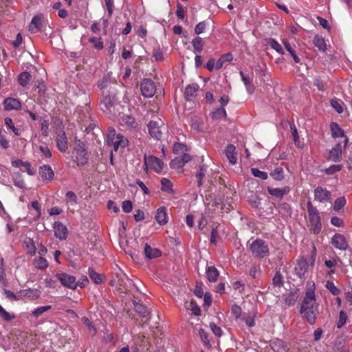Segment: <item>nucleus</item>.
I'll return each mask as SVG.
<instances>
[{"label": "nucleus", "mask_w": 352, "mask_h": 352, "mask_svg": "<svg viewBox=\"0 0 352 352\" xmlns=\"http://www.w3.org/2000/svg\"><path fill=\"white\" fill-rule=\"evenodd\" d=\"M342 142H337L336 145L331 149L329 150V156L327 158L328 160L333 162H340L342 160Z\"/></svg>", "instance_id": "nucleus-9"}, {"label": "nucleus", "mask_w": 352, "mask_h": 352, "mask_svg": "<svg viewBox=\"0 0 352 352\" xmlns=\"http://www.w3.org/2000/svg\"><path fill=\"white\" fill-rule=\"evenodd\" d=\"M331 106L335 109L338 113H342L344 111L343 105L344 102L338 98H333L330 100Z\"/></svg>", "instance_id": "nucleus-39"}, {"label": "nucleus", "mask_w": 352, "mask_h": 352, "mask_svg": "<svg viewBox=\"0 0 352 352\" xmlns=\"http://www.w3.org/2000/svg\"><path fill=\"white\" fill-rule=\"evenodd\" d=\"M210 115L212 120H221L226 118L227 113L226 109L221 107L216 109Z\"/></svg>", "instance_id": "nucleus-42"}, {"label": "nucleus", "mask_w": 352, "mask_h": 352, "mask_svg": "<svg viewBox=\"0 0 352 352\" xmlns=\"http://www.w3.org/2000/svg\"><path fill=\"white\" fill-rule=\"evenodd\" d=\"M144 165L147 168L153 170L158 173H161L164 168L162 161L153 155L144 156Z\"/></svg>", "instance_id": "nucleus-5"}, {"label": "nucleus", "mask_w": 352, "mask_h": 352, "mask_svg": "<svg viewBox=\"0 0 352 352\" xmlns=\"http://www.w3.org/2000/svg\"><path fill=\"white\" fill-rule=\"evenodd\" d=\"M268 43L270 45V46L272 49L276 50V52H277L278 54H284V52H283V50L281 45L275 39L271 38L269 41Z\"/></svg>", "instance_id": "nucleus-57"}, {"label": "nucleus", "mask_w": 352, "mask_h": 352, "mask_svg": "<svg viewBox=\"0 0 352 352\" xmlns=\"http://www.w3.org/2000/svg\"><path fill=\"white\" fill-rule=\"evenodd\" d=\"M41 130L42 134L44 136L48 135V131H49L48 120H46V119L42 120L41 123Z\"/></svg>", "instance_id": "nucleus-63"}, {"label": "nucleus", "mask_w": 352, "mask_h": 352, "mask_svg": "<svg viewBox=\"0 0 352 352\" xmlns=\"http://www.w3.org/2000/svg\"><path fill=\"white\" fill-rule=\"evenodd\" d=\"M127 144L128 140L120 134V138H116L113 142H112L111 145H113L114 151H117L120 147L124 148L127 145Z\"/></svg>", "instance_id": "nucleus-40"}, {"label": "nucleus", "mask_w": 352, "mask_h": 352, "mask_svg": "<svg viewBox=\"0 0 352 352\" xmlns=\"http://www.w3.org/2000/svg\"><path fill=\"white\" fill-rule=\"evenodd\" d=\"M227 159L231 164H235L237 161V152L233 144H228L224 151Z\"/></svg>", "instance_id": "nucleus-17"}, {"label": "nucleus", "mask_w": 352, "mask_h": 352, "mask_svg": "<svg viewBox=\"0 0 352 352\" xmlns=\"http://www.w3.org/2000/svg\"><path fill=\"white\" fill-rule=\"evenodd\" d=\"M4 122L7 127L11 129L16 135L19 136L21 135V130L19 128L14 126L12 118L8 117L6 118L4 120Z\"/></svg>", "instance_id": "nucleus-47"}, {"label": "nucleus", "mask_w": 352, "mask_h": 352, "mask_svg": "<svg viewBox=\"0 0 352 352\" xmlns=\"http://www.w3.org/2000/svg\"><path fill=\"white\" fill-rule=\"evenodd\" d=\"M38 85H37V89L38 92L41 96L45 97V92H46V87L45 85V82L43 80H37Z\"/></svg>", "instance_id": "nucleus-62"}, {"label": "nucleus", "mask_w": 352, "mask_h": 352, "mask_svg": "<svg viewBox=\"0 0 352 352\" xmlns=\"http://www.w3.org/2000/svg\"><path fill=\"white\" fill-rule=\"evenodd\" d=\"M144 254L146 258L148 259L156 258L162 255V252L157 248H151L148 244H146L144 246Z\"/></svg>", "instance_id": "nucleus-25"}, {"label": "nucleus", "mask_w": 352, "mask_h": 352, "mask_svg": "<svg viewBox=\"0 0 352 352\" xmlns=\"http://www.w3.org/2000/svg\"><path fill=\"white\" fill-rule=\"evenodd\" d=\"M122 122L126 126L135 129L138 127V124L136 122L135 119L129 115H123L122 116Z\"/></svg>", "instance_id": "nucleus-37"}, {"label": "nucleus", "mask_w": 352, "mask_h": 352, "mask_svg": "<svg viewBox=\"0 0 352 352\" xmlns=\"http://www.w3.org/2000/svg\"><path fill=\"white\" fill-rule=\"evenodd\" d=\"M251 173L255 177L261 178L263 180H265L268 177L267 173L266 172L261 171L256 168H252L251 169Z\"/></svg>", "instance_id": "nucleus-55"}, {"label": "nucleus", "mask_w": 352, "mask_h": 352, "mask_svg": "<svg viewBox=\"0 0 352 352\" xmlns=\"http://www.w3.org/2000/svg\"><path fill=\"white\" fill-rule=\"evenodd\" d=\"M332 245L340 250H346L349 248L348 242L345 237L340 234H336L332 238Z\"/></svg>", "instance_id": "nucleus-13"}, {"label": "nucleus", "mask_w": 352, "mask_h": 352, "mask_svg": "<svg viewBox=\"0 0 352 352\" xmlns=\"http://www.w3.org/2000/svg\"><path fill=\"white\" fill-rule=\"evenodd\" d=\"M23 248L26 252V254L30 256L35 255L36 252V248L33 239L30 237H25L23 242Z\"/></svg>", "instance_id": "nucleus-18"}, {"label": "nucleus", "mask_w": 352, "mask_h": 352, "mask_svg": "<svg viewBox=\"0 0 352 352\" xmlns=\"http://www.w3.org/2000/svg\"><path fill=\"white\" fill-rule=\"evenodd\" d=\"M307 212H308L309 217L316 216V215H319L318 210L315 207L313 206V205L310 201H309L307 202Z\"/></svg>", "instance_id": "nucleus-64"}, {"label": "nucleus", "mask_w": 352, "mask_h": 352, "mask_svg": "<svg viewBox=\"0 0 352 352\" xmlns=\"http://www.w3.org/2000/svg\"><path fill=\"white\" fill-rule=\"evenodd\" d=\"M192 45L193 47L194 52L201 53L204 48V42L202 38L197 36L192 39Z\"/></svg>", "instance_id": "nucleus-38"}, {"label": "nucleus", "mask_w": 352, "mask_h": 352, "mask_svg": "<svg viewBox=\"0 0 352 352\" xmlns=\"http://www.w3.org/2000/svg\"><path fill=\"white\" fill-rule=\"evenodd\" d=\"M89 42L91 43L93 47L97 50H100L104 47L103 42L100 37H91L89 39Z\"/></svg>", "instance_id": "nucleus-48"}, {"label": "nucleus", "mask_w": 352, "mask_h": 352, "mask_svg": "<svg viewBox=\"0 0 352 352\" xmlns=\"http://www.w3.org/2000/svg\"><path fill=\"white\" fill-rule=\"evenodd\" d=\"M343 168L342 164H333L324 170L327 175H333L336 172L340 171Z\"/></svg>", "instance_id": "nucleus-54"}, {"label": "nucleus", "mask_w": 352, "mask_h": 352, "mask_svg": "<svg viewBox=\"0 0 352 352\" xmlns=\"http://www.w3.org/2000/svg\"><path fill=\"white\" fill-rule=\"evenodd\" d=\"M276 209L278 210V212H280L283 216L291 217L292 210L291 206L286 202L278 204L277 206H275Z\"/></svg>", "instance_id": "nucleus-27"}, {"label": "nucleus", "mask_w": 352, "mask_h": 352, "mask_svg": "<svg viewBox=\"0 0 352 352\" xmlns=\"http://www.w3.org/2000/svg\"><path fill=\"white\" fill-rule=\"evenodd\" d=\"M330 129L331 132V135L333 138H342L344 139L343 142V148H345L349 143V138L344 135V131L340 127L338 123L331 122L330 124Z\"/></svg>", "instance_id": "nucleus-8"}, {"label": "nucleus", "mask_w": 352, "mask_h": 352, "mask_svg": "<svg viewBox=\"0 0 352 352\" xmlns=\"http://www.w3.org/2000/svg\"><path fill=\"white\" fill-rule=\"evenodd\" d=\"M100 108L108 117H113L116 115L119 102L117 98V91L115 87H109L108 91H102V97L100 100Z\"/></svg>", "instance_id": "nucleus-2"}, {"label": "nucleus", "mask_w": 352, "mask_h": 352, "mask_svg": "<svg viewBox=\"0 0 352 352\" xmlns=\"http://www.w3.org/2000/svg\"><path fill=\"white\" fill-rule=\"evenodd\" d=\"M314 197L320 202L328 201L331 199V192L326 188L318 186L314 190Z\"/></svg>", "instance_id": "nucleus-14"}, {"label": "nucleus", "mask_w": 352, "mask_h": 352, "mask_svg": "<svg viewBox=\"0 0 352 352\" xmlns=\"http://www.w3.org/2000/svg\"><path fill=\"white\" fill-rule=\"evenodd\" d=\"M207 172V167L204 164L199 165V169L195 174V177L197 179V186L201 187L203 185V179L205 177Z\"/></svg>", "instance_id": "nucleus-30"}, {"label": "nucleus", "mask_w": 352, "mask_h": 352, "mask_svg": "<svg viewBox=\"0 0 352 352\" xmlns=\"http://www.w3.org/2000/svg\"><path fill=\"white\" fill-rule=\"evenodd\" d=\"M65 201L68 206V209L74 212V207L77 204V196L72 191H68L65 195Z\"/></svg>", "instance_id": "nucleus-24"}, {"label": "nucleus", "mask_w": 352, "mask_h": 352, "mask_svg": "<svg viewBox=\"0 0 352 352\" xmlns=\"http://www.w3.org/2000/svg\"><path fill=\"white\" fill-rule=\"evenodd\" d=\"M42 25L43 16L41 15H36L32 18L29 25V31L32 33H36L41 30Z\"/></svg>", "instance_id": "nucleus-20"}, {"label": "nucleus", "mask_w": 352, "mask_h": 352, "mask_svg": "<svg viewBox=\"0 0 352 352\" xmlns=\"http://www.w3.org/2000/svg\"><path fill=\"white\" fill-rule=\"evenodd\" d=\"M250 251L254 257L264 258L269 254V248L265 241L256 239L251 244L250 247Z\"/></svg>", "instance_id": "nucleus-3"}, {"label": "nucleus", "mask_w": 352, "mask_h": 352, "mask_svg": "<svg viewBox=\"0 0 352 352\" xmlns=\"http://www.w3.org/2000/svg\"><path fill=\"white\" fill-rule=\"evenodd\" d=\"M161 190L171 195L175 194L172 182L166 178H162L161 179Z\"/></svg>", "instance_id": "nucleus-33"}, {"label": "nucleus", "mask_w": 352, "mask_h": 352, "mask_svg": "<svg viewBox=\"0 0 352 352\" xmlns=\"http://www.w3.org/2000/svg\"><path fill=\"white\" fill-rule=\"evenodd\" d=\"M283 43L285 47V49L287 50V51L291 54L292 57L293 58L294 62L296 63H300V58L299 57L297 56V54H296V51L294 49V47L289 43L288 41H283Z\"/></svg>", "instance_id": "nucleus-43"}, {"label": "nucleus", "mask_w": 352, "mask_h": 352, "mask_svg": "<svg viewBox=\"0 0 352 352\" xmlns=\"http://www.w3.org/2000/svg\"><path fill=\"white\" fill-rule=\"evenodd\" d=\"M3 106L6 111L19 110L21 107V104L19 99L8 98L4 100Z\"/></svg>", "instance_id": "nucleus-19"}, {"label": "nucleus", "mask_w": 352, "mask_h": 352, "mask_svg": "<svg viewBox=\"0 0 352 352\" xmlns=\"http://www.w3.org/2000/svg\"><path fill=\"white\" fill-rule=\"evenodd\" d=\"M272 349L274 352H287V347L280 340L274 341L272 344Z\"/></svg>", "instance_id": "nucleus-34"}, {"label": "nucleus", "mask_w": 352, "mask_h": 352, "mask_svg": "<svg viewBox=\"0 0 352 352\" xmlns=\"http://www.w3.org/2000/svg\"><path fill=\"white\" fill-rule=\"evenodd\" d=\"M141 92L145 98H151L154 96L156 91L155 82L149 78H145L140 85Z\"/></svg>", "instance_id": "nucleus-6"}, {"label": "nucleus", "mask_w": 352, "mask_h": 352, "mask_svg": "<svg viewBox=\"0 0 352 352\" xmlns=\"http://www.w3.org/2000/svg\"><path fill=\"white\" fill-rule=\"evenodd\" d=\"M300 314L303 315L309 324L313 325L316 323L319 315V305L316 302L314 283H308L302 302Z\"/></svg>", "instance_id": "nucleus-1"}, {"label": "nucleus", "mask_w": 352, "mask_h": 352, "mask_svg": "<svg viewBox=\"0 0 352 352\" xmlns=\"http://www.w3.org/2000/svg\"><path fill=\"white\" fill-rule=\"evenodd\" d=\"M88 275L91 280L95 283V284H100L102 283L104 280V276L101 274H98L94 270L93 268L89 267L88 269Z\"/></svg>", "instance_id": "nucleus-31"}, {"label": "nucleus", "mask_w": 352, "mask_h": 352, "mask_svg": "<svg viewBox=\"0 0 352 352\" xmlns=\"http://www.w3.org/2000/svg\"><path fill=\"white\" fill-rule=\"evenodd\" d=\"M270 175L274 179L281 181L284 178L283 168L282 167H276Z\"/></svg>", "instance_id": "nucleus-46"}, {"label": "nucleus", "mask_w": 352, "mask_h": 352, "mask_svg": "<svg viewBox=\"0 0 352 352\" xmlns=\"http://www.w3.org/2000/svg\"><path fill=\"white\" fill-rule=\"evenodd\" d=\"M98 87L102 91H108L109 87H115L116 88L115 85L112 86L110 80L107 77H104L102 79H101L100 80L98 81Z\"/></svg>", "instance_id": "nucleus-45"}, {"label": "nucleus", "mask_w": 352, "mask_h": 352, "mask_svg": "<svg viewBox=\"0 0 352 352\" xmlns=\"http://www.w3.org/2000/svg\"><path fill=\"white\" fill-rule=\"evenodd\" d=\"M240 76L241 77V80L243 82L246 90L249 94L253 93L255 89L254 85L252 82V80L250 79L249 76L245 75L243 72H240Z\"/></svg>", "instance_id": "nucleus-32"}, {"label": "nucleus", "mask_w": 352, "mask_h": 352, "mask_svg": "<svg viewBox=\"0 0 352 352\" xmlns=\"http://www.w3.org/2000/svg\"><path fill=\"white\" fill-rule=\"evenodd\" d=\"M184 166V164L181 160L180 157H177L175 159L172 160L170 162V166L172 168H180Z\"/></svg>", "instance_id": "nucleus-60"}, {"label": "nucleus", "mask_w": 352, "mask_h": 352, "mask_svg": "<svg viewBox=\"0 0 352 352\" xmlns=\"http://www.w3.org/2000/svg\"><path fill=\"white\" fill-rule=\"evenodd\" d=\"M268 193L276 199L281 200L284 195H287L290 192V188L285 186L283 188L267 187Z\"/></svg>", "instance_id": "nucleus-11"}, {"label": "nucleus", "mask_w": 352, "mask_h": 352, "mask_svg": "<svg viewBox=\"0 0 352 352\" xmlns=\"http://www.w3.org/2000/svg\"><path fill=\"white\" fill-rule=\"evenodd\" d=\"M135 311L142 317H146L148 314L147 307L140 303L135 304Z\"/></svg>", "instance_id": "nucleus-50"}, {"label": "nucleus", "mask_w": 352, "mask_h": 352, "mask_svg": "<svg viewBox=\"0 0 352 352\" xmlns=\"http://www.w3.org/2000/svg\"><path fill=\"white\" fill-rule=\"evenodd\" d=\"M54 234L60 240H64L67 238L68 230L67 227L60 221H56L54 224Z\"/></svg>", "instance_id": "nucleus-15"}, {"label": "nucleus", "mask_w": 352, "mask_h": 352, "mask_svg": "<svg viewBox=\"0 0 352 352\" xmlns=\"http://www.w3.org/2000/svg\"><path fill=\"white\" fill-rule=\"evenodd\" d=\"M39 175L44 180L51 181L53 179L54 173L49 165H43L39 168Z\"/></svg>", "instance_id": "nucleus-23"}, {"label": "nucleus", "mask_w": 352, "mask_h": 352, "mask_svg": "<svg viewBox=\"0 0 352 352\" xmlns=\"http://www.w3.org/2000/svg\"><path fill=\"white\" fill-rule=\"evenodd\" d=\"M207 278L210 282H216L219 276L218 270L214 266H210L206 268Z\"/></svg>", "instance_id": "nucleus-28"}, {"label": "nucleus", "mask_w": 352, "mask_h": 352, "mask_svg": "<svg viewBox=\"0 0 352 352\" xmlns=\"http://www.w3.org/2000/svg\"><path fill=\"white\" fill-rule=\"evenodd\" d=\"M325 287L334 296H337L341 292L340 289L331 280L326 282Z\"/></svg>", "instance_id": "nucleus-49"}, {"label": "nucleus", "mask_w": 352, "mask_h": 352, "mask_svg": "<svg viewBox=\"0 0 352 352\" xmlns=\"http://www.w3.org/2000/svg\"><path fill=\"white\" fill-rule=\"evenodd\" d=\"M57 148L62 152H65L68 148V142L65 133L63 131H59L56 137Z\"/></svg>", "instance_id": "nucleus-16"}, {"label": "nucleus", "mask_w": 352, "mask_h": 352, "mask_svg": "<svg viewBox=\"0 0 352 352\" xmlns=\"http://www.w3.org/2000/svg\"><path fill=\"white\" fill-rule=\"evenodd\" d=\"M346 320H347V316H346V312L344 311H340L339 313L338 321L336 324L337 328L338 329L342 328L346 324Z\"/></svg>", "instance_id": "nucleus-56"}, {"label": "nucleus", "mask_w": 352, "mask_h": 352, "mask_svg": "<svg viewBox=\"0 0 352 352\" xmlns=\"http://www.w3.org/2000/svg\"><path fill=\"white\" fill-rule=\"evenodd\" d=\"M33 263L34 267L38 270H45L49 265L47 261L42 256L34 258Z\"/></svg>", "instance_id": "nucleus-35"}, {"label": "nucleus", "mask_w": 352, "mask_h": 352, "mask_svg": "<svg viewBox=\"0 0 352 352\" xmlns=\"http://www.w3.org/2000/svg\"><path fill=\"white\" fill-rule=\"evenodd\" d=\"M3 294L6 296V298L12 300V301H17L19 300V297L17 296L14 292L7 289H3Z\"/></svg>", "instance_id": "nucleus-61"}, {"label": "nucleus", "mask_w": 352, "mask_h": 352, "mask_svg": "<svg viewBox=\"0 0 352 352\" xmlns=\"http://www.w3.org/2000/svg\"><path fill=\"white\" fill-rule=\"evenodd\" d=\"M346 203V201L344 197H338L334 201L333 210L336 211L340 210L345 206Z\"/></svg>", "instance_id": "nucleus-53"}, {"label": "nucleus", "mask_w": 352, "mask_h": 352, "mask_svg": "<svg viewBox=\"0 0 352 352\" xmlns=\"http://www.w3.org/2000/svg\"><path fill=\"white\" fill-rule=\"evenodd\" d=\"M187 309L191 310L195 316H200L201 314V309L194 300H190Z\"/></svg>", "instance_id": "nucleus-58"}, {"label": "nucleus", "mask_w": 352, "mask_h": 352, "mask_svg": "<svg viewBox=\"0 0 352 352\" xmlns=\"http://www.w3.org/2000/svg\"><path fill=\"white\" fill-rule=\"evenodd\" d=\"M31 79V75L28 72H23L18 77V82L22 87H25Z\"/></svg>", "instance_id": "nucleus-41"}, {"label": "nucleus", "mask_w": 352, "mask_h": 352, "mask_svg": "<svg viewBox=\"0 0 352 352\" xmlns=\"http://www.w3.org/2000/svg\"><path fill=\"white\" fill-rule=\"evenodd\" d=\"M74 162L78 166H85L87 163V152L82 146H77L74 151Z\"/></svg>", "instance_id": "nucleus-10"}, {"label": "nucleus", "mask_w": 352, "mask_h": 352, "mask_svg": "<svg viewBox=\"0 0 352 352\" xmlns=\"http://www.w3.org/2000/svg\"><path fill=\"white\" fill-rule=\"evenodd\" d=\"M0 316L6 321H10L15 318L14 315H12L8 313L1 305H0Z\"/></svg>", "instance_id": "nucleus-59"}, {"label": "nucleus", "mask_w": 352, "mask_h": 352, "mask_svg": "<svg viewBox=\"0 0 352 352\" xmlns=\"http://www.w3.org/2000/svg\"><path fill=\"white\" fill-rule=\"evenodd\" d=\"M52 309V306L50 305H46V306H43V307H37L36 308L32 313V315L35 317V318H38L41 315H42L43 313L49 311L50 309Z\"/></svg>", "instance_id": "nucleus-52"}, {"label": "nucleus", "mask_w": 352, "mask_h": 352, "mask_svg": "<svg viewBox=\"0 0 352 352\" xmlns=\"http://www.w3.org/2000/svg\"><path fill=\"white\" fill-rule=\"evenodd\" d=\"M155 219L157 222L161 225L164 226L168 222V214L166 212V208L165 207H160L157 209Z\"/></svg>", "instance_id": "nucleus-21"}, {"label": "nucleus", "mask_w": 352, "mask_h": 352, "mask_svg": "<svg viewBox=\"0 0 352 352\" xmlns=\"http://www.w3.org/2000/svg\"><path fill=\"white\" fill-rule=\"evenodd\" d=\"M23 296L32 300L37 299L41 296V292L37 289H28L23 291Z\"/></svg>", "instance_id": "nucleus-36"}, {"label": "nucleus", "mask_w": 352, "mask_h": 352, "mask_svg": "<svg viewBox=\"0 0 352 352\" xmlns=\"http://www.w3.org/2000/svg\"><path fill=\"white\" fill-rule=\"evenodd\" d=\"M58 280L65 287L76 289L78 286L76 278L74 276L66 273H59L56 275Z\"/></svg>", "instance_id": "nucleus-7"}, {"label": "nucleus", "mask_w": 352, "mask_h": 352, "mask_svg": "<svg viewBox=\"0 0 352 352\" xmlns=\"http://www.w3.org/2000/svg\"><path fill=\"white\" fill-rule=\"evenodd\" d=\"M311 230L316 234H318L322 229V223L320 215H316L309 217Z\"/></svg>", "instance_id": "nucleus-22"}, {"label": "nucleus", "mask_w": 352, "mask_h": 352, "mask_svg": "<svg viewBox=\"0 0 352 352\" xmlns=\"http://www.w3.org/2000/svg\"><path fill=\"white\" fill-rule=\"evenodd\" d=\"M308 270V263L307 260L301 257L297 260L294 267L295 274L300 278H305Z\"/></svg>", "instance_id": "nucleus-12"}, {"label": "nucleus", "mask_w": 352, "mask_h": 352, "mask_svg": "<svg viewBox=\"0 0 352 352\" xmlns=\"http://www.w3.org/2000/svg\"><path fill=\"white\" fill-rule=\"evenodd\" d=\"M199 86L197 84L188 85L185 89V98L191 100L195 98L198 91Z\"/></svg>", "instance_id": "nucleus-26"}, {"label": "nucleus", "mask_w": 352, "mask_h": 352, "mask_svg": "<svg viewBox=\"0 0 352 352\" xmlns=\"http://www.w3.org/2000/svg\"><path fill=\"white\" fill-rule=\"evenodd\" d=\"M150 135L156 140H160L162 135V129H165L163 121L158 117L151 120L147 124Z\"/></svg>", "instance_id": "nucleus-4"}, {"label": "nucleus", "mask_w": 352, "mask_h": 352, "mask_svg": "<svg viewBox=\"0 0 352 352\" xmlns=\"http://www.w3.org/2000/svg\"><path fill=\"white\" fill-rule=\"evenodd\" d=\"M120 138V134H116V130L113 128H109L108 129V132L107 134L106 142L108 145H111L112 142H113L116 139Z\"/></svg>", "instance_id": "nucleus-44"}, {"label": "nucleus", "mask_w": 352, "mask_h": 352, "mask_svg": "<svg viewBox=\"0 0 352 352\" xmlns=\"http://www.w3.org/2000/svg\"><path fill=\"white\" fill-rule=\"evenodd\" d=\"M314 47H317L318 50L324 52L327 50V44L323 37L319 35H316L313 39Z\"/></svg>", "instance_id": "nucleus-29"}, {"label": "nucleus", "mask_w": 352, "mask_h": 352, "mask_svg": "<svg viewBox=\"0 0 352 352\" xmlns=\"http://www.w3.org/2000/svg\"><path fill=\"white\" fill-rule=\"evenodd\" d=\"M188 151V146L182 143L176 142L173 145V152L175 154H182Z\"/></svg>", "instance_id": "nucleus-51"}]
</instances>
